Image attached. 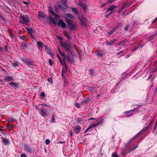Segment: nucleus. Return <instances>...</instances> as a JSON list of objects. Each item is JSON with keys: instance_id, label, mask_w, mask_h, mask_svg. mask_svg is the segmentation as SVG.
<instances>
[{"instance_id": "473e14b6", "label": "nucleus", "mask_w": 157, "mask_h": 157, "mask_svg": "<svg viewBox=\"0 0 157 157\" xmlns=\"http://www.w3.org/2000/svg\"><path fill=\"white\" fill-rule=\"evenodd\" d=\"M57 7L59 8L62 11H64L65 10V8L63 7L62 5H57Z\"/></svg>"}, {"instance_id": "052dcab7", "label": "nucleus", "mask_w": 157, "mask_h": 157, "mask_svg": "<svg viewBox=\"0 0 157 157\" xmlns=\"http://www.w3.org/2000/svg\"><path fill=\"white\" fill-rule=\"evenodd\" d=\"M129 25H127L124 28V30L126 31H127L128 30V29L129 27Z\"/></svg>"}, {"instance_id": "f03ea898", "label": "nucleus", "mask_w": 157, "mask_h": 157, "mask_svg": "<svg viewBox=\"0 0 157 157\" xmlns=\"http://www.w3.org/2000/svg\"><path fill=\"white\" fill-rule=\"evenodd\" d=\"M20 20L19 23H22L26 25H28V23L30 21L28 19L27 17L23 15H21L19 17Z\"/></svg>"}, {"instance_id": "dca6fc26", "label": "nucleus", "mask_w": 157, "mask_h": 157, "mask_svg": "<svg viewBox=\"0 0 157 157\" xmlns=\"http://www.w3.org/2000/svg\"><path fill=\"white\" fill-rule=\"evenodd\" d=\"M117 41L116 39H114L110 40L109 42H107L106 43L107 45L111 46L113 44Z\"/></svg>"}, {"instance_id": "0eeeda50", "label": "nucleus", "mask_w": 157, "mask_h": 157, "mask_svg": "<svg viewBox=\"0 0 157 157\" xmlns=\"http://www.w3.org/2000/svg\"><path fill=\"white\" fill-rule=\"evenodd\" d=\"M24 150L29 153H32L33 152V149L30 146L28 145L25 144L24 145Z\"/></svg>"}, {"instance_id": "338daca9", "label": "nucleus", "mask_w": 157, "mask_h": 157, "mask_svg": "<svg viewBox=\"0 0 157 157\" xmlns=\"http://www.w3.org/2000/svg\"><path fill=\"white\" fill-rule=\"evenodd\" d=\"M21 157H27L26 155L25 154L22 153L21 155Z\"/></svg>"}, {"instance_id": "774afa93", "label": "nucleus", "mask_w": 157, "mask_h": 157, "mask_svg": "<svg viewBox=\"0 0 157 157\" xmlns=\"http://www.w3.org/2000/svg\"><path fill=\"white\" fill-rule=\"evenodd\" d=\"M30 36L33 39H35L36 38V37L35 36H34L33 34V33L30 35Z\"/></svg>"}, {"instance_id": "c756f323", "label": "nucleus", "mask_w": 157, "mask_h": 157, "mask_svg": "<svg viewBox=\"0 0 157 157\" xmlns=\"http://www.w3.org/2000/svg\"><path fill=\"white\" fill-rule=\"evenodd\" d=\"M6 128L8 129L9 131H10L12 130L13 127L12 125L11 124H10L6 126Z\"/></svg>"}, {"instance_id": "4468645a", "label": "nucleus", "mask_w": 157, "mask_h": 157, "mask_svg": "<svg viewBox=\"0 0 157 157\" xmlns=\"http://www.w3.org/2000/svg\"><path fill=\"white\" fill-rule=\"evenodd\" d=\"M70 29L71 31L74 30L76 28L75 25L74 24L71 23L69 25H67Z\"/></svg>"}, {"instance_id": "20e7f679", "label": "nucleus", "mask_w": 157, "mask_h": 157, "mask_svg": "<svg viewBox=\"0 0 157 157\" xmlns=\"http://www.w3.org/2000/svg\"><path fill=\"white\" fill-rule=\"evenodd\" d=\"M148 128H149L146 126L145 128L142 129L134 137L133 139L136 138L140 135H143L147 131Z\"/></svg>"}, {"instance_id": "58836bf2", "label": "nucleus", "mask_w": 157, "mask_h": 157, "mask_svg": "<svg viewBox=\"0 0 157 157\" xmlns=\"http://www.w3.org/2000/svg\"><path fill=\"white\" fill-rule=\"evenodd\" d=\"M64 35L68 39H70L71 38V37L69 35L67 32H66L64 33Z\"/></svg>"}, {"instance_id": "79ce46f5", "label": "nucleus", "mask_w": 157, "mask_h": 157, "mask_svg": "<svg viewBox=\"0 0 157 157\" xmlns=\"http://www.w3.org/2000/svg\"><path fill=\"white\" fill-rule=\"evenodd\" d=\"M48 81L49 83L51 84H52L53 83V81L52 80V79L51 78H49L48 79Z\"/></svg>"}, {"instance_id": "72a5a7b5", "label": "nucleus", "mask_w": 157, "mask_h": 157, "mask_svg": "<svg viewBox=\"0 0 157 157\" xmlns=\"http://www.w3.org/2000/svg\"><path fill=\"white\" fill-rule=\"evenodd\" d=\"M66 16L71 19H73L74 18V16H73L72 14L69 13H67L66 14Z\"/></svg>"}, {"instance_id": "412c9836", "label": "nucleus", "mask_w": 157, "mask_h": 157, "mask_svg": "<svg viewBox=\"0 0 157 157\" xmlns=\"http://www.w3.org/2000/svg\"><path fill=\"white\" fill-rule=\"evenodd\" d=\"M139 108V106H137L136 108H134L132 109H131L129 111H125L124 113V114H127L128 113H130L131 112H133L134 111L137 110Z\"/></svg>"}, {"instance_id": "bb28decb", "label": "nucleus", "mask_w": 157, "mask_h": 157, "mask_svg": "<svg viewBox=\"0 0 157 157\" xmlns=\"http://www.w3.org/2000/svg\"><path fill=\"white\" fill-rule=\"evenodd\" d=\"M37 15L38 17H39L41 18H44L45 17L44 13L40 11H39L38 12Z\"/></svg>"}, {"instance_id": "ea45409f", "label": "nucleus", "mask_w": 157, "mask_h": 157, "mask_svg": "<svg viewBox=\"0 0 157 157\" xmlns=\"http://www.w3.org/2000/svg\"><path fill=\"white\" fill-rule=\"evenodd\" d=\"M156 34H154L149 37V40H151L153 39L154 37L156 36Z\"/></svg>"}, {"instance_id": "1a4fd4ad", "label": "nucleus", "mask_w": 157, "mask_h": 157, "mask_svg": "<svg viewBox=\"0 0 157 157\" xmlns=\"http://www.w3.org/2000/svg\"><path fill=\"white\" fill-rule=\"evenodd\" d=\"M49 10L51 16H54L56 18L59 19V16L55 13L53 10V8L52 7H50L49 8Z\"/></svg>"}, {"instance_id": "e433bc0d", "label": "nucleus", "mask_w": 157, "mask_h": 157, "mask_svg": "<svg viewBox=\"0 0 157 157\" xmlns=\"http://www.w3.org/2000/svg\"><path fill=\"white\" fill-rule=\"evenodd\" d=\"M128 3H124V5L122 7H121V9H120V10H124L125 7H127L129 6V5H127V4Z\"/></svg>"}, {"instance_id": "39448f33", "label": "nucleus", "mask_w": 157, "mask_h": 157, "mask_svg": "<svg viewBox=\"0 0 157 157\" xmlns=\"http://www.w3.org/2000/svg\"><path fill=\"white\" fill-rule=\"evenodd\" d=\"M40 111L41 112L40 114L43 117H45L47 116L48 111L44 107H42L40 109Z\"/></svg>"}, {"instance_id": "e2e57ef3", "label": "nucleus", "mask_w": 157, "mask_h": 157, "mask_svg": "<svg viewBox=\"0 0 157 157\" xmlns=\"http://www.w3.org/2000/svg\"><path fill=\"white\" fill-rule=\"evenodd\" d=\"M94 72V70L93 69H90L89 70V74L92 75Z\"/></svg>"}, {"instance_id": "f8f14e48", "label": "nucleus", "mask_w": 157, "mask_h": 157, "mask_svg": "<svg viewBox=\"0 0 157 157\" xmlns=\"http://www.w3.org/2000/svg\"><path fill=\"white\" fill-rule=\"evenodd\" d=\"M26 42H22L21 43L20 46L22 49H25L28 48V44Z\"/></svg>"}, {"instance_id": "4c0bfd02", "label": "nucleus", "mask_w": 157, "mask_h": 157, "mask_svg": "<svg viewBox=\"0 0 157 157\" xmlns=\"http://www.w3.org/2000/svg\"><path fill=\"white\" fill-rule=\"evenodd\" d=\"M21 59L22 61L25 63L27 62V60H28V58H25L24 57H22L21 58Z\"/></svg>"}, {"instance_id": "6e6552de", "label": "nucleus", "mask_w": 157, "mask_h": 157, "mask_svg": "<svg viewBox=\"0 0 157 157\" xmlns=\"http://www.w3.org/2000/svg\"><path fill=\"white\" fill-rule=\"evenodd\" d=\"M58 24L59 26H60L64 28H65L66 27L65 23L63 22V20L62 19H60L59 20Z\"/></svg>"}, {"instance_id": "a211bd4d", "label": "nucleus", "mask_w": 157, "mask_h": 157, "mask_svg": "<svg viewBox=\"0 0 157 157\" xmlns=\"http://www.w3.org/2000/svg\"><path fill=\"white\" fill-rule=\"evenodd\" d=\"M19 37L24 42H27L28 41L29 39L25 35H22L19 36Z\"/></svg>"}, {"instance_id": "cd10ccee", "label": "nucleus", "mask_w": 157, "mask_h": 157, "mask_svg": "<svg viewBox=\"0 0 157 157\" xmlns=\"http://www.w3.org/2000/svg\"><path fill=\"white\" fill-rule=\"evenodd\" d=\"M116 8V6L115 5H112L110 6H109L108 9V11H111L114 9H115Z\"/></svg>"}, {"instance_id": "a19ab883", "label": "nucleus", "mask_w": 157, "mask_h": 157, "mask_svg": "<svg viewBox=\"0 0 157 157\" xmlns=\"http://www.w3.org/2000/svg\"><path fill=\"white\" fill-rule=\"evenodd\" d=\"M51 122L52 123H54L55 122V120L54 117V115H52V119Z\"/></svg>"}, {"instance_id": "864d4df0", "label": "nucleus", "mask_w": 157, "mask_h": 157, "mask_svg": "<svg viewBox=\"0 0 157 157\" xmlns=\"http://www.w3.org/2000/svg\"><path fill=\"white\" fill-rule=\"evenodd\" d=\"M45 94L43 92H42L40 94V97H45Z\"/></svg>"}, {"instance_id": "2eb2a0df", "label": "nucleus", "mask_w": 157, "mask_h": 157, "mask_svg": "<svg viewBox=\"0 0 157 157\" xmlns=\"http://www.w3.org/2000/svg\"><path fill=\"white\" fill-rule=\"evenodd\" d=\"M25 64L29 67H31V66H34V64L29 58H28V60H27V62Z\"/></svg>"}, {"instance_id": "aec40b11", "label": "nucleus", "mask_w": 157, "mask_h": 157, "mask_svg": "<svg viewBox=\"0 0 157 157\" xmlns=\"http://www.w3.org/2000/svg\"><path fill=\"white\" fill-rule=\"evenodd\" d=\"M79 5L82 8L83 10L85 11L86 10L87 7L86 6L85 4L82 3V2H79L78 3Z\"/></svg>"}, {"instance_id": "9d476101", "label": "nucleus", "mask_w": 157, "mask_h": 157, "mask_svg": "<svg viewBox=\"0 0 157 157\" xmlns=\"http://www.w3.org/2000/svg\"><path fill=\"white\" fill-rule=\"evenodd\" d=\"M73 130L74 132L75 133L78 134L81 131V127L79 125H77L74 128Z\"/></svg>"}, {"instance_id": "7ed1b4c3", "label": "nucleus", "mask_w": 157, "mask_h": 157, "mask_svg": "<svg viewBox=\"0 0 157 157\" xmlns=\"http://www.w3.org/2000/svg\"><path fill=\"white\" fill-rule=\"evenodd\" d=\"M102 120L101 119L99 121L96 123L92 124L90 125L89 126L86 130L85 131V133H86L90 129H91L97 126L102 124Z\"/></svg>"}, {"instance_id": "5701e85b", "label": "nucleus", "mask_w": 157, "mask_h": 157, "mask_svg": "<svg viewBox=\"0 0 157 157\" xmlns=\"http://www.w3.org/2000/svg\"><path fill=\"white\" fill-rule=\"evenodd\" d=\"M25 28L28 34L30 35L33 33V31L32 28L28 27H26Z\"/></svg>"}, {"instance_id": "9b49d317", "label": "nucleus", "mask_w": 157, "mask_h": 157, "mask_svg": "<svg viewBox=\"0 0 157 157\" xmlns=\"http://www.w3.org/2000/svg\"><path fill=\"white\" fill-rule=\"evenodd\" d=\"M4 79L5 80L6 82H13L14 80L13 77L11 76H6L4 78Z\"/></svg>"}, {"instance_id": "c85d7f7f", "label": "nucleus", "mask_w": 157, "mask_h": 157, "mask_svg": "<svg viewBox=\"0 0 157 157\" xmlns=\"http://www.w3.org/2000/svg\"><path fill=\"white\" fill-rule=\"evenodd\" d=\"M61 1L64 6L65 7H67V0H61Z\"/></svg>"}, {"instance_id": "de8ad7c7", "label": "nucleus", "mask_w": 157, "mask_h": 157, "mask_svg": "<svg viewBox=\"0 0 157 157\" xmlns=\"http://www.w3.org/2000/svg\"><path fill=\"white\" fill-rule=\"evenodd\" d=\"M47 53L49 55L51 56L52 57V56H53V54L52 53L51 51L49 49L47 51Z\"/></svg>"}, {"instance_id": "6e6d98bb", "label": "nucleus", "mask_w": 157, "mask_h": 157, "mask_svg": "<svg viewBox=\"0 0 157 157\" xmlns=\"http://www.w3.org/2000/svg\"><path fill=\"white\" fill-rule=\"evenodd\" d=\"M50 143V141L49 139H47L45 141V143L46 144H49Z\"/></svg>"}, {"instance_id": "603ef678", "label": "nucleus", "mask_w": 157, "mask_h": 157, "mask_svg": "<svg viewBox=\"0 0 157 157\" xmlns=\"http://www.w3.org/2000/svg\"><path fill=\"white\" fill-rule=\"evenodd\" d=\"M155 66L154 68L152 70V72L154 73L157 70V66L156 65Z\"/></svg>"}, {"instance_id": "bf43d9fd", "label": "nucleus", "mask_w": 157, "mask_h": 157, "mask_svg": "<svg viewBox=\"0 0 157 157\" xmlns=\"http://www.w3.org/2000/svg\"><path fill=\"white\" fill-rule=\"evenodd\" d=\"M59 59V60L60 63L62 64H63L64 62H65V61L64 59L62 60L61 58H60V59Z\"/></svg>"}, {"instance_id": "393cba45", "label": "nucleus", "mask_w": 157, "mask_h": 157, "mask_svg": "<svg viewBox=\"0 0 157 157\" xmlns=\"http://www.w3.org/2000/svg\"><path fill=\"white\" fill-rule=\"evenodd\" d=\"M2 140L5 145H7L10 143L9 140L7 138H3Z\"/></svg>"}, {"instance_id": "6ab92c4d", "label": "nucleus", "mask_w": 157, "mask_h": 157, "mask_svg": "<svg viewBox=\"0 0 157 157\" xmlns=\"http://www.w3.org/2000/svg\"><path fill=\"white\" fill-rule=\"evenodd\" d=\"M19 64L20 63L17 61H14L12 63V66L16 68L19 66Z\"/></svg>"}, {"instance_id": "49530a36", "label": "nucleus", "mask_w": 157, "mask_h": 157, "mask_svg": "<svg viewBox=\"0 0 157 157\" xmlns=\"http://www.w3.org/2000/svg\"><path fill=\"white\" fill-rule=\"evenodd\" d=\"M138 147V145H137L135 147H132V149L130 150V151H132L136 149Z\"/></svg>"}, {"instance_id": "a878e982", "label": "nucleus", "mask_w": 157, "mask_h": 157, "mask_svg": "<svg viewBox=\"0 0 157 157\" xmlns=\"http://www.w3.org/2000/svg\"><path fill=\"white\" fill-rule=\"evenodd\" d=\"M105 54V51L103 50H101L99 51L97 55L100 57H101L104 55Z\"/></svg>"}, {"instance_id": "423d86ee", "label": "nucleus", "mask_w": 157, "mask_h": 157, "mask_svg": "<svg viewBox=\"0 0 157 157\" xmlns=\"http://www.w3.org/2000/svg\"><path fill=\"white\" fill-rule=\"evenodd\" d=\"M78 19H79L80 21V24L81 25H86V17H83L82 16H79V15L78 16Z\"/></svg>"}, {"instance_id": "680f3d73", "label": "nucleus", "mask_w": 157, "mask_h": 157, "mask_svg": "<svg viewBox=\"0 0 157 157\" xmlns=\"http://www.w3.org/2000/svg\"><path fill=\"white\" fill-rule=\"evenodd\" d=\"M114 0H107L106 2L109 3H111L112 2L114 1Z\"/></svg>"}, {"instance_id": "69168bd1", "label": "nucleus", "mask_w": 157, "mask_h": 157, "mask_svg": "<svg viewBox=\"0 0 157 157\" xmlns=\"http://www.w3.org/2000/svg\"><path fill=\"white\" fill-rule=\"evenodd\" d=\"M112 13V12H111L109 13H108L107 14H106L105 15V17H106V18H107L108 17H109L110 15L111 14V13Z\"/></svg>"}, {"instance_id": "c03bdc74", "label": "nucleus", "mask_w": 157, "mask_h": 157, "mask_svg": "<svg viewBox=\"0 0 157 157\" xmlns=\"http://www.w3.org/2000/svg\"><path fill=\"white\" fill-rule=\"evenodd\" d=\"M77 121L79 123H81L82 122L83 119L81 118H77Z\"/></svg>"}, {"instance_id": "2f4dec72", "label": "nucleus", "mask_w": 157, "mask_h": 157, "mask_svg": "<svg viewBox=\"0 0 157 157\" xmlns=\"http://www.w3.org/2000/svg\"><path fill=\"white\" fill-rule=\"evenodd\" d=\"M89 100V98H85L84 99L81 101V103L86 104Z\"/></svg>"}, {"instance_id": "c9c22d12", "label": "nucleus", "mask_w": 157, "mask_h": 157, "mask_svg": "<svg viewBox=\"0 0 157 157\" xmlns=\"http://www.w3.org/2000/svg\"><path fill=\"white\" fill-rule=\"evenodd\" d=\"M9 44H7L4 46V50L6 52H9V49L10 48L9 46Z\"/></svg>"}, {"instance_id": "ddd939ff", "label": "nucleus", "mask_w": 157, "mask_h": 157, "mask_svg": "<svg viewBox=\"0 0 157 157\" xmlns=\"http://www.w3.org/2000/svg\"><path fill=\"white\" fill-rule=\"evenodd\" d=\"M19 84V83L18 82H12L9 83V85L11 86L13 88H15L17 87Z\"/></svg>"}, {"instance_id": "5fc2aeb1", "label": "nucleus", "mask_w": 157, "mask_h": 157, "mask_svg": "<svg viewBox=\"0 0 157 157\" xmlns=\"http://www.w3.org/2000/svg\"><path fill=\"white\" fill-rule=\"evenodd\" d=\"M60 54L63 57H64L65 58H67L66 56H65V53L64 52H62Z\"/></svg>"}, {"instance_id": "b1692460", "label": "nucleus", "mask_w": 157, "mask_h": 157, "mask_svg": "<svg viewBox=\"0 0 157 157\" xmlns=\"http://www.w3.org/2000/svg\"><path fill=\"white\" fill-rule=\"evenodd\" d=\"M49 18L50 21L52 22L55 25H56L57 24V21L54 18H52L50 16H49Z\"/></svg>"}, {"instance_id": "09e8293b", "label": "nucleus", "mask_w": 157, "mask_h": 157, "mask_svg": "<svg viewBox=\"0 0 157 157\" xmlns=\"http://www.w3.org/2000/svg\"><path fill=\"white\" fill-rule=\"evenodd\" d=\"M65 21L67 23V25H69L71 23V20L70 19H67Z\"/></svg>"}, {"instance_id": "3c124183", "label": "nucleus", "mask_w": 157, "mask_h": 157, "mask_svg": "<svg viewBox=\"0 0 157 157\" xmlns=\"http://www.w3.org/2000/svg\"><path fill=\"white\" fill-rule=\"evenodd\" d=\"M115 30L114 29L110 31H109V32H107V33L110 35H111L113 34V33L115 32Z\"/></svg>"}, {"instance_id": "37998d69", "label": "nucleus", "mask_w": 157, "mask_h": 157, "mask_svg": "<svg viewBox=\"0 0 157 157\" xmlns=\"http://www.w3.org/2000/svg\"><path fill=\"white\" fill-rule=\"evenodd\" d=\"M74 105L75 107L78 108H81V105L77 102H75Z\"/></svg>"}, {"instance_id": "4d7b16f0", "label": "nucleus", "mask_w": 157, "mask_h": 157, "mask_svg": "<svg viewBox=\"0 0 157 157\" xmlns=\"http://www.w3.org/2000/svg\"><path fill=\"white\" fill-rule=\"evenodd\" d=\"M112 156H113V157H119L118 155L114 153H113L112 154Z\"/></svg>"}, {"instance_id": "0e129e2a", "label": "nucleus", "mask_w": 157, "mask_h": 157, "mask_svg": "<svg viewBox=\"0 0 157 157\" xmlns=\"http://www.w3.org/2000/svg\"><path fill=\"white\" fill-rule=\"evenodd\" d=\"M152 123H153V121H151L149 124L147 126L149 128L151 127V125Z\"/></svg>"}, {"instance_id": "f3484780", "label": "nucleus", "mask_w": 157, "mask_h": 157, "mask_svg": "<svg viewBox=\"0 0 157 157\" xmlns=\"http://www.w3.org/2000/svg\"><path fill=\"white\" fill-rule=\"evenodd\" d=\"M71 10L76 15L79 16V11L76 8L73 7L71 8Z\"/></svg>"}, {"instance_id": "f257e3e1", "label": "nucleus", "mask_w": 157, "mask_h": 157, "mask_svg": "<svg viewBox=\"0 0 157 157\" xmlns=\"http://www.w3.org/2000/svg\"><path fill=\"white\" fill-rule=\"evenodd\" d=\"M60 44L61 46L64 48L65 51L68 53L70 52L71 54L72 53L71 46V45L68 44L66 42H63L60 41Z\"/></svg>"}, {"instance_id": "8fccbe9b", "label": "nucleus", "mask_w": 157, "mask_h": 157, "mask_svg": "<svg viewBox=\"0 0 157 157\" xmlns=\"http://www.w3.org/2000/svg\"><path fill=\"white\" fill-rule=\"evenodd\" d=\"M15 120L11 118H9L8 119V121L9 122H13L15 121Z\"/></svg>"}, {"instance_id": "7c9ffc66", "label": "nucleus", "mask_w": 157, "mask_h": 157, "mask_svg": "<svg viewBox=\"0 0 157 157\" xmlns=\"http://www.w3.org/2000/svg\"><path fill=\"white\" fill-rule=\"evenodd\" d=\"M10 36L12 40L15 38V35L14 34L12 33L11 32H9Z\"/></svg>"}, {"instance_id": "f704fd0d", "label": "nucleus", "mask_w": 157, "mask_h": 157, "mask_svg": "<svg viewBox=\"0 0 157 157\" xmlns=\"http://www.w3.org/2000/svg\"><path fill=\"white\" fill-rule=\"evenodd\" d=\"M63 67H64L66 70H67L69 68V67L67 66V64L66 63L65 61L62 64Z\"/></svg>"}, {"instance_id": "13d9d810", "label": "nucleus", "mask_w": 157, "mask_h": 157, "mask_svg": "<svg viewBox=\"0 0 157 157\" xmlns=\"http://www.w3.org/2000/svg\"><path fill=\"white\" fill-rule=\"evenodd\" d=\"M67 60L69 62H70L71 63L72 62V60L69 57V56L68 55V54L67 55Z\"/></svg>"}, {"instance_id": "a18cd8bd", "label": "nucleus", "mask_w": 157, "mask_h": 157, "mask_svg": "<svg viewBox=\"0 0 157 157\" xmlns=\"http://www.w3.org/2000/svg\"><path fill=\"white\" fill-rule=\"evenodd\" d=\"M138 147V145H137L135 147H132V149L130 150V151H132L136 149Z\"/></svg>"}, {"instance_id": "4be33fe9", "label": "nucleus", "mask_w": 157, "mask_h": 157, "mask_svg": "<svg viewBox=\"0 0 157 157\" xmlns=\"http://www.w3.org/2000/svg\"><path fill=\"white\" fill-rule=\"evenodd\" d=\"M37 44L38 46V48L39 49V48H41L43 47V45H44V43L42 42L39 41L37 42Z\"/></svg>"}]
</instances>
